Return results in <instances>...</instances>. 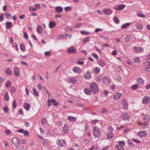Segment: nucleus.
<instances>
[{"mask_svg":"<svg viewBox=\"0 0 150 150\" xmlns=\"http://www.w3.org/2000/svg\"><path fill=\"white\" fill-rule=\"evenodd\" d=\"M77 63L79 65H82L84 64V62L83 61H78Z\"/></svg>","mask_w":150,"mask_h":150,"instance_id":"774afa93","label":"nucleus"},{"mask_svg":"<svg viewBox=\"0 0 150 150\" xmlns=\"http://www.w3.org/2000/svg\"><path fill=\"white\" fill-rule=\"evenodd\" d=\"M134 61L135 63H139L140 62V59L139 57H136L134 58Z\"/></svg>","mask_w":150,"mask_h":150,"instance_id":"49530a36","label":"nucleus"},{"mask_svg":"<svg viewBox=\"0 0 150 150\" xmlns=\"http://www.w3.org/2000/svg\"><path fill=\"white\" fill-rule=\"evenodd\" d=\"M5 72L7 74L10 75L12 74V71L9 68H8L6 69Z\"/></svg>","mask_w":150,"mask_h":150,"instance_id":"b1692460","label":"nucleus"},{"mask_svg":"<svg viewBox=\"0 0 150 150\" xmlns=\"http://www.w3.org/2000/svg\"><path fill=\"white\" fill-rule=\"evenodd\" d=\"M102 80L103 83L106 86L108 85L110 82L109 77L107 76L103 77Z\"/></svg>","mask_w":150,"mask_h":150,"instance_id":"f03ea898","label":"nucleus"},{"mask_svg":"<svg viewBox=\"0 0 150 150\" xmlns=\"http://www.w3.org/2000/svg\"><path fill=\"white\" fill-rule=\"evenodd\" d=\"M125 6L124 5L120 4L115 6V9L116 10L121 11L124 9Z\"/></svg>","mask_w":150,"mask_h":150,"instance_id":"9d476101","label":"nucleus"},{"mask_svg":"<svg viewBox=\"0 0 150 150\" xmlns=\"http://www.w3.org/2000/svg\"><path fill=\"white\" fill-rule=\"evenodd\" d=\"M30 106L29 104H25L23 106L24 108L27 110H29Z\"/></svg>","mask_w":150,"mask_h":150,"instance_id":"bb28decb","label":"nucleus"},{"mask_svg":"<svg viewBox=\"0 0 150 150\" xmlns=\"http://www.w3.org/2000/svg\"><path fill=\"white\" fill-rule=\"evenodd\" d=\"M20 50L23 52H24L26 51L25 47L23 44H20Z\"/></svg>","mask_w":150,"mask_h":150,"instance_id":"a878e982","label":"nucleus"},{"mask_svg":"<svg viewBox=\"0 0 150 150\" xmlns=\"http://www.w3.org/2000/svg\"><path fill=\"white\" fill-rule=\"evenodd\" d=\"M18 113L21 115L23 114V111L21 109H20L18 111Z\"/></svg>","mask_w":150,"mask_h":150,"instance_id":"69168bd1","label":"nucleus"},{"mask_svg":"<svg viewBox=\"0 0 150 150\" xmlns=\"http://www.w3.org/2000/svg\"><path fill=\"white\" fill-rule=\"evenodd\" d=\"M91 74L89 71H87L84 74V77L86 79H88L91 77Z\"/></svg>","mask_w":150,"mask_h":150,"instance_id":"a211bd4d","label":"nucleus"},{"mask_svg":"<svg viewBox=\"0 0 150 150\" xmlns=\"http://www.w3.org/2000/svg\"><path fill=\"white\" fill-rule=\"evenodd\" d=\"M64 37H66V39L67 38V37H68L70 39H71V35L70 34H69L67 33H65L64 34Z\"/></svg>","mask_w":150,"mask_h":150,"instance_id":"3c124183","label":"nucleus"},{"mask_svg":"<svg viewBox=\"0 0 150 150\" xmlns=\"http://www.w3.org/2000/svg\"><path fill=\"white\" fill-rule=\"evenodd\" d=\"M39 91H41L42 90V88L43 87L42 85L40 83H38L37 85Z\"/></svg>","mask_w":150,"mask_h":150,"instance_id":"09e8293b","label":"nucleus"},{"mask_svg":"<svg viewBox=\"0 0 150 150\" xmlns=\"http://www.w3.org/2000/svg\"><path fill=\"white\" fill-rule=\"evenodd\" d=\"M139 86L138 84H135L132 86V88L133 90H136L139 88Z\"/></svg>","mask_w":150,"mask_h":150,"instance_id":"de8ad7c7","label":"nucleus"},{"mask_svg":"<svg viewBox=\"0 0 150 150\" xmlns=\"http://www.w3.org/2000/svg\"><path fill=\"white\" fill-rule=\"evenodd\" d=\"M144 64L145 66H150V62L147 61L146 62L144 63Z\"/></svg>","mask_w":150,"mask_h":150,"instance_id":"e2e57ef3","label":"nucleus"},{"mask_svg":"<svg viewBox=\"0 0 150 150\" xmlns=\"http://www.w3.org/2000/svg\"><path fill=\"white\" fill-rule=\"evenodd\" d=\"M135 26L137 27V29H142L143 25H142L139 22H138L136 23L135 24Z\"/></svg>","mask_w":150,"mask_h":150,"instance_id":"f3484780","label":"nucleus"},{"mask_svg":"<svg viewBox=\"0 0 150 150\" xmlns=\"http://www.w3.org/2000/svg\"><path fill=\"white\" fill-rule=\"evenodd\" d=\"M68 130V126L67 124H65L63 127V132L65 134H67Z\"/></svg>","mask_w":150,"mask_h":150,"instance_id":"6ab92c4d","label":"nucleus"},{"mask_svg":"<svg viewBox=\"0 0 150 150\" xmlns=\"http://www.w3.org/2000/svg\"><path fill=\"white\" fill-rule=\"evenodd\" d=\"M115 147L118 150H123V147L121 146L120 144H117L115 145Z\"/></svg>","mask_w":150,"mask_h":150,"instance_id":"7c9ffc66","label":"nucleus"},{"mask_svg":"<svg viewBox=\"0 0 150 150\" xmlns=\"http://www.w3.org/2000/svg\"><path fill=\"white\" fill-rule=\"evenodd\" d=\"M6 28L8 29L12 26V23L11 22H8L6 23Z\"/></svg>","mask_w":150,"mask_h":150,"instance_id":"c756f323","label":"nucleus"},{"mask_svg":"<svg viewBox=\"0 0 150 150\" xmlns=\"http://www.w3.org/2000/svg\"><path fill=\"white\" fill-rule=\"evenodd\" d=\"M114 22L116 24H118L120 22L118 18L116 17H115L113 19Z\"/></svg>","mask_w":150,"mask_h":150,"instance_id":"58836bf2","label":"nucleus"},{"mask_svg":"<svg viewBox=\"0 0 150 150\" xmlns=\"http://www.w3.org/2000/svg\"><path fill=\"white\" fill-rule=\"evenodd\" d=\"M47 120L46 118H44L42 119L41 122V124L42 125H45L47 122Z\"/></svg>","mask_w":150,"mask_h":150,"instance_id":"37998d69","label":"nucleus"},{"mask_svg":"<svg viewBox=\"0 0 150 150\" xmlns=\"http://www.w3.org/2000/svg\"><path fill=\"white\" fill-rule=\"evenodd\" d=\"M4 14L6 18L10 19L11 18V16L10 14L7 13H5Z\"/></svg>","mask_w":150,"mask_h":150,"instance_id":"79ce46f5","label":"nucleus"},{"mask_svg":"<svg viewBox=\"0 0 150 150\" xmlns=\"http://www.w3.org/2000/svg\"><path fill=\"white\" fill-rule=\"evenodd\" d=\"M96 130H93V135L95 138H99L101 135V133L100 131H96Z\"/></svg>","mask_w":150,"mask_h":150,"instance_id":"4468645a","label":"nucleus"},{"mask_svg":"<svg viewBox=\"0 0 150 150\" xmlns=\"http://www.w3.org/2000/svg\"><path fill=\"white\" fill-rule=\"evenodd\" d=\"M33 91L35 96H39V93L36 88H33Z\"/></svg>","mask_w":150,"mask_h":150,"instance_id":"5701e85b","label":"nucleus"},{"mask_svg":"<svg viewBox=\"0 0 150 150\" xmlns=\"http://www.w3.org/2000/svg\"><path fill=\"white\" fill-rule=\"evenodd\" d=\"M73 71L75 73H79L82 71L81 69L77 66L74 67L72 69Z\"/></svg>","mask_w":150,"mask_h":150,"instance_id":"1a4fd4ad","label":"nucleus"},{"mask_svg":"<svg viewBox=\"0 0 150 150\" xmlns=\"http://www.w3.org/2000/svg\"><path fill=\"white\" fill-rule=\"evenodd\" d=\"M16 88L15 87H12L11 88V93H13L14 92H15V91H16Z\"/></svg>","mask_w":150,"mask_h":150,"instance_id":"13d9d810","label":"nucleus"},{"mask_svg":"<svg viewBox=\"0 0 150 150\" xmlns=\"http://www.w3.org/2000/svg\"><path fill=\"white\" fill-rule=\"evenodd\" d=\"M67 52L69 53H76V51L74 47L72 46L68 48Z\"/></svg>","mask_w":150,"mask_h":150,"instance_id":"39448f33","label":"nucleus"},{"mask_svg":"<svg viewBox=\"0 0 150 150\" xmlns=\"http://www.w3.org/2000/svg\"><path fill=\"white\" fill-rule=\"evenodd\" d=\"M67 81L69 83L75 84L77 82V80L74 78L71 77L68 79Z\"/></svg>","mask_w":150,"mask_h":150,"instance_id":"6e6552de","label":"nucleus"},{"mask_svg":"<svg viewBox=\"0 0 150 150\" xmlns=\"http://www.w3.org/2000/svg\"><path fill=\"white\" fill-rule=\"evenodd\" d=\"M101 67H103L105 65V62L103 60H100L97 63Z\"/></svg>","mask_w":150,"mask_h":150,"instance_id":"412c9836","label":"nucleus"},{"mask_svg":"<svg viewBox=\"0 0 150 150\" xmlns=\"http://www.w3.org/2000/svg\"><path fill=\"white\" fill-rule=\"evenodd\" d=\"M130 25V23H126L123 24L121 26L122 28H127Z\"/></svg>","mask_w":150,"mask_h":150,"instance_id":"393cba45","label":"nucleus"},{"mask_svg":"<svg viewBox=\"0 0 150 150\" xmlns=\"http://www.w3.org/2000/svg\"><path fill=\"white\" fill-rule=\"evenodd\" d=\"M56 25V23L54 21H50L49 23V27L50 28H53Z\"/></svg>","mask_w":150,"mask_h":150,"instance_id":"aec40b11","label":"nucleus"},{"mask_svg":"<svg viewBox=\"0 0 150 150\" xmlns=\"http://www.w3.org/2000/svg\"><path fill=\"white\" fill-rule=\"evenodd\" d=\"M137 81L138 83L141 84H143L144 83V81L141 78L137 79Z\"/></svg>","mask_w":150,"mask_h":150,"instance_id":"473e14b6","label":"nucleus"},{"mask_svg":"<svg viewBox=\"0 0 150 150\" xmlns=\"http://www.w3.org/2000/svg\"><path fill=\"white\" fill-rule=\"evenodd\" d=\"M14 75L16 76H18L20 75V71L19 69L17 67H15L13 68Z\"/></svg>","mask_w":150,"mask_h":150,"instance_id":"9b49d317","label":"nucleus"},{"mask_svg":"<svg viewBox=\"0 0 150 150\" xmlns=\"http://www.w3.org/2000/svg\"><path fill=\"white\" fill-rule=\"evenodd\" d=\"M129 144L130 146H132V147H133L134 146V144H133V143L131 140H129Z\"/></svg>","mask_w":150,"mask_h":150,"instance_id":"4d7b16f0","label":"nucleus"},{"mask_svg":"<svg viewBox=\"0 0 150 150\" xmlns=\"http://www.w3.org/2000/svg\"><path fill=\"white\" fill-rule=\"evenodd\" d=\"M150 102V97L148 96L144 97L142 100L143 103H147Z\"/></svg>","mask_w":150,"mask_h":150,"instance_id":"f8f14e48","label":"nucleus"},{"mask_svg":"<svg viewBox=\"0 0 150 150\" xmlns=\"http://www.w3.org/2000/svg\"><path fill=\"white\" fill-rule=\"evenodd\" d=\"M35 8L37 10L40 9L41 7L40 4L38 3L35 4Z\"/></svg>","mask_w":150,"mask_h":150,"instance_id":"a18cd8bd","label":"nucleus"},{"mask_svg":"<svg viewBox=\"0 0 150 150\" xmlns=\"http://www.w3.org/2000/svg\"><path fill=\"white\" fill-rule=\"evenodd\" d=\"M92 55L93 57L94 58H95L96 59H98L99 58L98 55L96 53H93Z\"/></svg>","mask_w":150,"mask_h":150,"instance_id":"680f3d73","label":"nucleus"},{"mask_svg":"<svg viewBox=\"0 0 150 150\" xmlns=\"http://www.w3.org/2000/svg\"><path fill=\"white\" fill-rule=\"evenodd\" d=\"M81 34L84 35H87L89 34V33L87 31H86L84 30H81Z\"/></svg>","mask_w":150,"mask_h":150,"instance_id":"864d4df0","label":"nucleus"},{"mask_svg":"<svg viewBox=\"0 0 150 150\" xmlns=\"http://www.w3.org/2000/svg\"><path fill=\"white\" fill-rule=\"evenodd\" d=\"M55 10L57 13H60L63 11V9L60 6H58L55 8Z\"/></svg>","mask_w":150,"mask_h":150,"instance_id":"2eb2a0df","label":"nucleus"},{"mask_svg":"<svg viewBox=\"0 0 150 150\" xmlns=\"http://www.w3.org/2000/svg\"><path fill=\"white\" fill-rule=\"evenodd\" d=\"M68 119L71 121H75L76 120V118L74 117L71 116H69L68 117Z\"/></svg>","mask_w":150,"mask_h":150,"instance_id":"c85d7f7f","label":"nucleus"},{"mask_svg":"<svg viewBox=\"0 0 150 150\" xmlns=\"http://www.w3.org/2000/svg\"><path fill=\"white\" fill-rule=\"evenodd\" d=\"M24 136L25 137H28L29 135V132L27 130H25L24 133Z\"/></svg>","mask_w":150,"mask_h":150,"instance_id":"603ef678","label":"nucleus"},{"mask_svg":"<svg viewBox=\"0 0 150 150\" xmlns=\"http://www.w3.org/2000/svg\"><path fill=\"white\" fill-rule=\"evenodd\" d=\"M12 142L15 146H18L20 144V142L18 141V139L16 137H13L12 139Z\"/></svg>","mask_w":150,"mask_h":150,"instance_id":"423d86ee","label":"nucleus"},{"mask_svg":"<svg viewBox=\"0 0 150 150\" xmlns=\"http://www.w3.org/2000/svg\"><path fill=\"white\" fill-rule=\"evenodd\" d=\"M93 70L94 73L99 74L100 71V68L99 67H95L93 68Z\"/></svg>","mask_w":150,"mask_h":150,"instance_id":"dca6fc26","label":"nucleus"},{"mask_svg":"<svg viewBox=\"0 0 150 150\" xmlns=\"http://www.w3.org/2000/svg\"><path fill=\"white\" fill-rule=\"evenodd\" d=\"M107 136L108 138L109 139L112 138L113 137L112 134H111L110 133H107Z\"/></svg>","mask_w":150,"mask_h":150,"instance_id":"052dcab7","label":"nucleus"},{"mask_svg":"<svg viewBox=\"0 0 150 150\" xmlns=\"http://www.w3.org/2000/svg\"><path fill=\"white\" fill-rule=\"evenodd\" d=\"M44 54L47 57H50L51 55V53L49 51L46 52H45Z\"/></svg>","mask_w":150,"mask_h":150,"instance_id":"5fc2aeb1","label":"nucleus"},{"mask_svg":"<svg viewBox=\"0 0 150 150\" xmlns=\"http://www.w3.org/2000/svg\"><path fill=\"white\" fill-rule=\"evenodd\" d=\"M130 38V36L129 35H127L126 37L124 38V39L125 41L127 42H128L129 41Z\"/></svg>","mask_w":150,"mask_h":150,"instance_id":"c03bdc74","label":"nucleus"},{"mask_svg":"<svg viewBox=\"0 0 150 150\" xmlns=\"http://www.w3.org/2000/svg\"><path fill=\"white\" fill-rule=\"evenodd\" d=\"M90 86L91 91L95 94L98 93V88L96 83H91Z\"/></svg>","mask_w":150,"mask_h":150,"instance_id":"f257e3e1","label":"nucleus"},{"mask_svg":"<svg viewBox=\"0 0 150 150\" xmlns=\"http://www.w3.org/2000/svg\"><path fill=\"white\" fill-rule=\"evenodd\" d=\"M4 99L6 101H8L9 100V97L7 92L5 93L4 96Z\"/></svg>","mask_w":150,"mask_h":150,"instance_id":"2f4dec72","label":"nucleus"},{"mask_svg":"<svg viewBox=\"0 0 150 150\" xmlns=\"http://www.w3.org/2000/svg\"><path fill=\"white\" fill-rule=\"evenodd\" d=\"M50 100L51 102L52 103H56V100L53 99H50L49 98L48 99V103H50Z\"/></svg>","mask_w":150,"mask_h":150,"instance_id":"a19ab883","label":"nucleus"},{"mask_svg":"<svg viewBox=\"0 0 150 150\" xmlns=\"http://www.w3.org/2000/svg\"><path fill=\"white\" fill-rule=\"evenodd\" d=\"M123 108L126 109L128 107L127 104H122Z\"/></svg>","mask_w":150,"mask_h":150,"instance_id":"338daca9","label":"nucleus"},{"mask_svg":"<svg viewBox=\"0 0 150 150\" xmlns=\"http://www.w3.org/2000/svg\"><path fill=\"white\" fill-rule=\"evenodd\" d=\"M129 118V116L127 112H125L124 114H122L120 116V118L123 120H128Z\"/></svg>","mask_w":150,"mask_h":150,"instance_id":"7ed1b4c3","label":"nucleus"},{"mask_svg":"<svg viewBox=\"0 0 150 150\" xmlns=\"http://www.w3.org/2000/svg\"><path fill=\"white\" fill-rule=\"evenodd\" d=\"M122 96V94L121 93H117L114 96L113 98L115 100H118Z\"/></svg>","mask_w":150,"mask_h":150,"instance_id":"ddd939ff","label":"nucleus"},{"mask_svg":"<svg viewBox=\"0 0 150 150\" xmlns=\"http://www.w3.org/2000/svg\"><path fill=\"white\" fill-rule=\"evenodd\" d=\"M3 110L5 113L7 112L9 110V109L7 106L4 107L3 108Z\"/></svg>","mask_w":150,"mask_h":150,"instance_id":"8fccbe9b","label":"nucleus"},{"mask_svg":"<svg viewBox=\"0 0 150 150\" xmlns=\"http://www.w3.org/2000/svg\"><path fill=\"white\" fill-rule=\"evenodd\" d=\"M90 38L89 37H87L86 38H85L83 39V42L85 43L88 42L90 40Z\"/></svg>","mask_w":150,"mask_h":150,"instance_id":"72a5a7b5","label":"nucleus"},{"mask_svg":"<svg viewBox=\"0 0 150 150\" xmlns=\"http://www.w3.org/2000/svg\"><path fill=\"white\" fill-rule=\"evenodd\" d=\"M84 93L87 95H90L91 93V91L89 89L85 88L84 89Z\"/></svg>","mask_w":150,"mask_h":150,"instance_id":"cd10ccee","label":"nucleus"},{"mask_svg":"<svg viewBox=\"0 0 150 150\" xmlns=\"http://www.w3.org/2000/svg\"><path fill=\"white\" fill-rule=\"evenodd\" d=\"M103 13L107 15H110L112 13V11L108 8L104 9L103 10Z\"/></svg>","mask_w":150,"mask_h":150,"instance_id":"0eeeda50","label":"nucleus"},{"mask_svg":"<svg viewBox=\"0 0 150 150\" xmlns=\"http://www.w3.org/2000/svg\"><path fill=\"white\" fill-rule=\"evenodd\" d=\"M37 32L39 33H42L43 31L42 26L40 25L38 26L37 28Z\"/></svg>","mask_w":150,"mask_h":150,"instance_id":"4be33fe9","label":"nucleus"},{"mask_svg":"<svg viewBox=\"0 0 150 150\" xmlns=\"http://www.w3.org/2000/svg\"><path fill=\"white\" fill-rule=\"evenodd\" d=\"M4 19V15L1 13L0 16V21H2Z\"/></svg>","mask_w":150,"mask_h":150,"instance_id":"6e6d98bb","label":"nucleus"},{"mask_svg":"<svg viewBox=\"0 0 150 150\" xmlns=\"http://www.w3.org/2000/svg\"><path fill=\"white\" fill-rule=\"evenodd\" d=\"M29 10L30 12L34 11H36L37 10L35 8H34L32 6H30L29 7Z\"/></svg>","mask_w":150,"mask_h":150,"instance_id":"4c0bfd02","label":"nucleus"},{"mask_svg":"<svg viewBox=\"0 0 150 150\" xmlns=\"http://www.w3.org/2000/svg\"><path fill=\"white\" fill-rule=\"evenodd\" d=\"M84 129L86 131H87L88 129V124L86 122H85V125H84Z\"/></svg>","mask_w":150,"mask_h":150,"instance_id":"bf43d9fd","label":"nucleus"},{"mask_svg":"<svg viewBox=\"0 0 150 150\" xmlns=\"http://www.w3.org/2000/svg\"><path fill=\"white\" fill-rule=\"evenodd\" d=\"M118 144H120L121 146L123 147L125 145V142L124 141H119L118 142Z\"/></svg>","mask_w":150,"mask_h":150,"instance_id":"c9c22d12","label":"nucleus"},{"mask_svg":"<svg viewBox=\"0 0 150 150\" xmlns=\"http://www.w3.org/2000/svg\"><path fill=\"white\" fill-rule=\"evenodd\" d=\"M72 9V7L70 6L66 7L64 8V10L66 11H70Z\"/></svg>","mask_w":150,"mask_h":150,"instance_id":"ea45409f","label":"nucleus"},{"mask_svg":"<svg viewBox=\"0 0 150 150\" xmlns=\"http://www.w3.org/2000/svg\"><path fill=\"white\" fill-rule=\"evenodd\" d=\"M11 85V82L9 81H7L5 84V86L6 88H8Z\"/></svg>","mask_w":150,"mask_h":150,"instance_id":"e433bc0d","label":"nucleus"},{"mask_svg":"<svg viewBox=\"0 0 150 150\" xmlns=\"http://www.w3.org/2000/svg\"><path fill=\"white\" fill-rule=\"evenodd\" d=\"M102 30V29L101 28H97L96 29V30L95 31V32L96 33H97L100 31H101Z\"/></svg>","mask_w":150,"mask_h":150,"instance_id":"0e129e2a","label":"nucleus"},{"mask_svg":"<svg viewBox=\"0 0 150 150\" xmlns=\"http://www.w3.org/2000/svg\"><path fill=\"white\" fill-rule=\"evenodd\" d=\"M133 49L135 53H140L142 52L144 50L143 48L141 47H134Z\"/></svg>","mask_w":150,"mask_h":150,"instance_id":"20e7f679","label":"nucleus"},{"mask_svg":"<svg viewBox=\"0 0 150 150\" xmlns=\"http://www.w3.org/2000/svg\"><path fill=\"white\" fill-rule=\"evenodd\" d=\"M150 119L149 116L148 115H146L144 117V120L145 122H147L149 121Z\"/></svg>","mask_w":150,"mask_h":150,"instance_id":"f704fd0d","label":"nucleus"}]
</instances>
